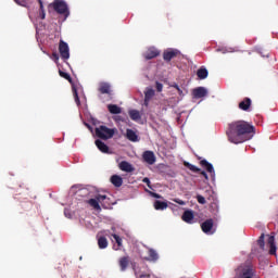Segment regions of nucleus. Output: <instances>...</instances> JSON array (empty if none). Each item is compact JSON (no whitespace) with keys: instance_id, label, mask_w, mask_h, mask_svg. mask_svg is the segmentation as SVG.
I'll return each instance as SVG.
<instances>
[{"instance_id":"f257e3e1","label":"nucleus","mask_w":278,"mask_h":278,"mask_svg":"<svg viewBox=\"0 0 278 278\" xmlns=\"http://www.w3.org/2000/svg\"><path fill=\"white\" fill-rule=\"evenodd\" d=\"M255 134V127L244 121L232 122L229 124L227 136L232 144H242L251 140Z\"/></svg>"},{"instance_id":"f03ea898","label":"nucleus","mask_w":278,"mask_h":278,"mask_svg":"<svg viewBox=\"0 0 278 278\" xmlns=\"http://www.w3.org/2000/svg\"><path fill=\"white\" fill-rule=\"evenodd\" d=\"M88 203L91 207H93V210H97L99 212L101 211V205L102 207H104V210H108L110 207V198H108V195L97 194L96 199H89Z\"/></svg>"},{"instance_id":"7ed1b4c3","label":"nucleus","mask_w":278,"mask_h":278,"mask_svg":"<svg viewBox=\"0 0 278 278\" xmlns=\"http://www.w3.org/2000/svg\"><path fill=\"white\" fill-rule=\"evenodd\" d=\"M50 8L56 12V14H61L62 16H65V18H68L71 12L68 11V4H66V1L64 0H54Z\"/></svg>"},{"instance_id":"20e7f679","label":"nucleus","mask_w":278,"mask_h":278,"mask_svg":"<svg viewBox=\"0 0 278 278\" xmlns=\"http://www.w3.org/2000/svg\"><path fill=\"white\" fill-rule=\"evenodd\" d=\"M114 134H116V128H108V126H99L96 128V136L100 138V140H110V138H114Z\"/></svg>"},{"instance_id":"39448f33","label":"nucleus","mask_w":278,"mask_h":278,"mask_svg":"<svg viewBox=\"0 0 278 278\" xmlns=\"http://www.w3.org/2000/svg\"><path fill=\"white\" fill-rule=\"evenodd\" d=\"M59 53L62 60H68V58H71V49L68 48V43L62 39L59 42Z\"/></svg>"},{"instance_id":"423d86ee","label":"nucleus","mask_w":278,"mask_h":278,"mask_svg":"<svg viewBox=\"0 0 278 278\" xmlns=\"http://www.w3.org/2000/svg\"><path fill=\"white\" fill-rule=\"evenodd\" d=\"M202 231L206 233V236H212L216 232L214 229V220L207 219L201 225Z\"/></svg>"},{"instance_id":"0eeeda50","label":"nucleus","mask_w":278,"mask_h":278,"mask_svg":"<svg viewBox=\"0 0 278 278\" xmlns=\"http://www.w3.org/2000/svg\"><path fill=\"white\" fill-rule=\"evenodd\" d=\"M208 91L205 87H197L192 90L193 99H205L207 97Z\"/></svg>"},{"instance_id":"6e6552de","label":"nucleus","mask_w":278,"mask_h":278,"mask_svg":"<svg viewBox=\"0 0 278 278\" xmlns=\"http://www.w3.org/2000/svg\"><path fill=\"white\" fill-rule=\"evenodd\" d=\"M157 55H160V50H157L154 47L149 48L144 53H143V58L146 60H153L154 58H157Z\"/></svg>"},{"instance_id":"1a4fd4ad","label":"nucleus","mask_w":278,"mask_h":278,"mask_svg":"<svg viewBox=\"0 0 278 278\" xmlns=\"http://www.w3.org/2000/svg\"><path fill=\"white\" fill-rule=\"evenodd\" d=\"M153 97H155V90H153L152 88H147L144 91V102H143V105H146V108H149V103L153 99Z\"/></svg>"},{"instance_id":"9d476101","label":"nucleus","mask_w":278,"mask_h":278,"mask_svg":"<svg viewBox=\"0 0 278 278\" xmlns=\"http://www.w3.org/2000/svg\"><path fill=\"white\" fill-rule=\"evenodd\" d=\"M142 157L143 162H146L147 164H155V154L153 153V151H144Z\"/></svg>"},{"instance_id":"9b49d317","label":"nucleus","mask_w":278,"mask_h":278,"mask_svg":"<svg viewBox=\"0 0 278 278\" xmlns=\"http://www.w3.org/2000/svg\"><path fill=\"white\" fill-rule=\"evenodd\" d=\"M175 59L178 68H181V66H184V64H186L188 62V58H186L184 54H181V52H179V50L175 51Z\"/></svg>"},{"instance_id":"f8f14e48","label":"nucleus","mask_w":278,"mask_h":278,"mask_svg":"<svg viewBox=\"0 0 278 278\" xmlns=\"http://www.w3.org/2000/svg\"><path fill=\"white\" fill-rule=\"evenodd\" d=\"M267 247H269L270 255H275L277 253V244H275V235L268 236Z\"/></svg>"},{"instance_id":"ddd939ff","label":"nucleus","mask_w":278,"mask_h":278,"mask_svg":"<svg viewBox=\"0 0 278 278\" xmlns=\"http://www.w3.org/2000/svg\"><path fill=\"white\" fill-rule=\"evenodd\" d=\"M201 164L207 170V173L211 174V177H213L214 179L216 177V172H214V165H212L206 160L201 161Z\"/></svg>"},{"instance_id":"4468645a","label":"nucleus","mask_w":278,"mask_h":278,"mask_svg":"<svg viewBox=\"0 0 278 278\" xmlns=\"http://www.w3.org/2000/svg\"><path fill=\"white\" fill-rule=\"evenodd\" d=\"M182 220L185 223H188L189 225H192V223H194V212L185 211V213L182 214Z\"/></svg>"},{"instance_id":"2eb2a0df","label":"nucleus","mask_w":278,"mask_h":278,"mask_svg":"<svg viewBox=\"0 0 278 278\" xmlns=\"http://www.w3.org/2000/svg\"><path fill=\"white\" fill-rule=\"evenodd\" d=\"M100 94H111L112 89L110 87V84L108 83H101L98 88Z\"/></svg>"},{"instance_id":"dca6fc26","label":"nucleus","mask_w":278,"mask_h":278,"mask_svg":"<svg viewBox=\"0 0 278 278\" xmlns=\"http://www.w3.org/2000/svg\"><path fill=\"white\" fill-rule=\"evenodd\" d=\"M96 147L101 151V153H110V147H108L105 142L101 141V139L96 140Z\"/></svg>"},{"instance_id":"f3484780","label":"nucleus","mask_w":278,"mask_h":278,"mask_svg":"<svg viewBox=\"0 0 278 278\" xmlns=\"http://www.w3.org/2000/svg\"><path fill=\"white\" fill-rule=\"evenodd\" d=\"M119 168L124 173H134V166L129 162H127V161H122L119 163Z\"/></svg>"},{"instance_id":"a211bd4d","label":"nucleus","mask_w":278,"mask_h":278,"mask_svg":"<svg viewBox=\"0 0 278 278\" xmlns=\"http://www.w3.org/2000/svg\"><path fill=\"white\" fill-rule=\"evenodd\" d=\"M159 258L157 252L153 249H149L148 257H146L147 262H157Z\"/></svg>"},{"instance_id":"6ab92c4d","label":"nucleus","mask_w":278,"mask_h":278,"mask_svg":"<svg viewBox=\"0 0 278 278\" xmlns=\"http://www.w3.org/2000/svg\"><path fill=\"white\" fill-rule=\"evenodd\" d=\"M176 88V94H179L178 101H181L187 94H188V89L186 87H179L175 86Z\"/></svg>"},{"instance_id":"aec40b11","label":"nucleus","mask_w":278,"mask_h":278,"mask_svg":"<svg viewBox=\"0 0 278 278\" xmlns=\"http://www.w3.org/2000/svg\"><path fill=\"white\" fill-rule=\"evenodd\" d=\"M126 138L127 140H130V142H138V135L132 129L126 130Z\"/></svg>"},{"instance_id":"412c9836","label":"nucleus","mask_w":278,"mask_h":278,"mask_svg":"<svg viewBox=\"0 0 278 278\" xmlns=\"http://www.w3.org/2000/svg\"><path fill=\"white\" fill-rule=\"evenodd\" d=\"M111 184H113L115 188H121V186H123V177L118 175H113L111 177Z\"/></svg>"},{"instance_id":"4be33fe9","label":"nucleus","mask_w":278,"mask_h":278,"mask_svg":"<svg viewBox=\"0 0 278 278\" xmlns=\"http://www.w3.org/2000/svg\"><path fill=\"white\" fill-rule=\"evenodd\" d=\"M127 266H129V256H124L119 258V268L124 273L127 270Z\"/></svg>"},{"instance_id":"5701e85b","label":"nucleus","mask_w":278,"mask_h":278,"mask_svg":"<svg viewBox=\"0 0 278 278\" xmlns=\"http://www.w3.org/2000/svg\"><path fill=\"white\" fill-rule=\"evenodd\" d=\"M108 110H109L110 114H121L123 112L121 106H118L116 104H109Z\"/></svg>"},{"instance_id":"b1692460","label":"nucleus","mask_w":278,"mask_h":278,"mask_svg":"<svg viewBox=\"0 0 278 278\" xmlns=\"http://www.w3.org/2000/svg\"><path fill=\"white\" fill-rule=\"evenodd\" d=\"M128 114L131 121H140V118H142V116L140 115V111L138 110H130Z\"/></svg>"},{"instance_id":"393cba45","label":"nucleus","mask_w":278,"mask_h":278,"mask_svg":"<svg viewBox=\"0 0 278 278\" xmlns=\"http://www.w3.org/2000/svg\"><path fill=\"white\" fill-rule=\"evenodd\" d=\"M240 110L247 111L251 108V99L245 98L243 101L239 103Z\"/></svg>"},{"instance_id":"a878e982","label":"nucleus","mask_w":278,"mask_h":278,"mask_svg":"<svg viewBox=\"0 0 278 278\" xmlns=\"http://www.w3.org/2000/svg\"><path fill=\"white\" fill-rule=\"evenodd\" d=\"M197 75L199 79H207V75H208L207 68L201 67L200 70H198Z\"/></svg>"},{"instance_id":"bb28decb","label":"nucleus","mask_w":278,"mask_h":278,"mask_svg":"<svg viewBox=\"0 0 278 278\" xmlns=\"http://www.w3.org/2000/svg\"><path fill=\"white\" fill-rule=\"evenodd\" d=\"M168 207V203L162 202L160 200L154 201V208L155 210H166Z\"/></svg>"},{"instance_id":"cd10ccee","label":"nucleus","mask_w":278,"mask_h":278,"mask_svg":"<svg viewBox=\"0 0 278 278\" xmlns=\"http://www.w3.org/2000/svg\"><path fill=\"white\" fill-rule=\"evenodd\" d=\"M98 247H99V249H108V238L100 237L98 239Z\"/></svg>"},{"instance_id":"c85d7f7f","label":"nucleus","mask_w":278,"mask_h":278,"mask_svg":"<svg viewBox=\"0 0 278 278\" xmlns=\"http://www.w3.org/2000/svg\"><path fill=\"white\" fill-rule=\"evenodd\" d=\"M72 91L76 105H81V101L79 100V93L77 92V88L75 86L72 87Z\"/></svg>"},{"instance_id":"c756f323","label":"nucleus","mask_w":278,"mask_h":278,"mask_svg":"<svg viewBox=\"0 0 278 278\" xmlns=\"http://www.w3.org/2000/svg\"><path fill=\"white\" fill-rule=\"evenodd\" d=\"M59 75L60 77H63V79H66L70 84H73V78L71 77V74L60 70Z\"/></svg>"},{"instance_id":"7c9ffc66","label":"nucleus","mask_w":278,"mask_h":278,"mask_svg":"<svg viewBox=\"0 0 278 278\" xmlns=\"http://www.w3.org/2000/svg\"><path fill=\"white\" fill-rule=\"evenodd\" d=\"M175 58V51L164 52L163 60L170 62Z\"/></svg>"},{"instance_id":"2f4dec72","label":"nucleus","mask_w":278,"mask_h":278,"mask_svg":"<svg viewBox=\"0 0 278 278\" xmlns=\"http://www.w3.org/2000/svg\"><path fill=\"white\" fill-rule=\"evenodd\" d=\"M38 1H39V5H40L39 16H40L41 21H45V18H46L45 5L42 4V0H38Z\"/></svg>"},{"instance_id":"473e14b6","label":"nucleus","mask_w":278,"mask_h":278,"mask_svg":"<svg viewBox=\"0 0 278 278\" xmlns=\"http://www.w3.org/2000/svg\"><path fill=\"white\" fill-rule=\"evenodd\" d=\"M185 166H187V168H189L190 170H192V173H199V167L190 164V163H185Z\"/></svg>"},{"instance_id":"72a5a7b5","label":"nucleus","mask_w":278,"mask_h":278,"mask_svg":"<svg viewBox=\"0 0 278 278\" xmlns=\"http://www.w3.org/2000/svg\"><path fill=\"white\" fill-rule=\"evenodd\" d=\"M113 238H114L117 247H123V239L118 235H113Z\"/></svg>"},{"instance_id":"f704fd0d","label":"nucleus","mask_w":278,"mask_h":278,"mask_svg":"<svg viewBox=\"0 0 278 278\" xmlns=\"http://www.w3.org/2000/svg\"><path fill=\"white\" fill-rule=\"evenodd\" d=\"M217 51H220L222 53H233V48H220V49H217Z\"/></svg>"},{"instance_id":"c9c22d12","label":"nucleus","mask_w":278,"mask_h":278,"mask_svg":"<svg viewBox=\"0 0 278 278\" xmlns=\"http://www.w3.org/2000/svg\"><path fill=\"white\" fill-rule=\"evenodd\" d=\"M257 243H258L260 248L264 250V247H265L264 235H261L260 239L257 240Z\"/></svg>"},{"instance_id":"e433bc0d","label":"nucleus","mask_w":278,"mask_h":278,"mask_svg":"<svg viewBox=\"0 0 278 278\" xmlns=\"http://www.w3.org/2000/svg\"><path fill=\"white\" fill-rule=\"evenodd\" d=\"M197 201L198 203H200L201 205H205V198L203 195H198L197 197Z\"/></svg>"},{"instance_id":"4c0bfd02","label":"nucleus","mask_w":278,"mask_h":278,"mask_svg":"<svg viewBox=\"0 0 278 278\" xmlns=\"http://www.w3.org/2000/svg\"><path fill=\"white\" fill-rule=\"evenodd\" d=\"M150 197H153L154 199H162V195H160V193H155L153 191H148Z\"/></svg>"},{"instance_id":"58836bf2","label":"nucleus","mask_w":278,"mask_h":278,"mask_svg":"<svg viewBox=\"0 0 278 278\" xmlns=\"http://www.w3.org/2000/svg\"><path fill=\"white\" fill-rule=\"evenodd\" d=\"M164 86L160 83V81H156V90L157 92H162Z\"/></svg>"},{"instance_id":"ea45409f","label":"nucleus","mask_w":278,"mask_h":278,"mask_svg":"<svg viewBox=\"0 0 278 278\" xmlns=\"http://www.w3.org/2000/svg\"><path fill=\"white\" fill-rule=\"evenodd\" d=\"M143 184H147L148 188H151V180L149 178H143L142 179Z\"/></svg>"},{"instance_id":"a19ab883","label":"nucleus","mask_w":278,"mask_h":278,"mask_svg":"<svg viewBox=\"0 0 278 278\" xmlns=\"http://www.w3.org/2000/svg\"><path fill=\"white\" fill-rule=\"evenodd\" d=\"M52 58L53 60H55L58 62V60H60V55L56 52L52 53Z\"/></svg>"},{"instance_id":"79ce46f5","label":"nucleus","mask_w":278,"mask_h":278,"mask_svg":"<svg viewBox=\"0 0 278 278\" xmlns=\"http://www.w3.org/2000/svg\"><path fill=\"white\" fill-rule=\"evenodd\" d=\"M175 203H178L179 205H186V202H184L181 200H175Z\"/></svg>"},{"instance_id":"37998d69","label":"nucleus","mask_w":278,"mask_h":278,"mask_svg":"<svg viewBox=\"0 0 278 278\" xmlns=\"http://www.w3.org/2000/svg\"><path fill=\"white\" fill-rule=\"evenodd\" d=\"M15 3H17V5H23V3L21 2V0H14Z\"/></svg>"},{"instance_id":"c03bdc74","label":"nucleus","mask_w":278,"mask_h":278,"mask_svg":"<svg viewBox=\"0 0 278 278\" xmlns=\"http://www.w3.org/2000/svg\"><path fill=\"white\" fill-rule=\"evenodd\" d=\"M201 175H203V177H205V179H207V173L202 172Z\"/></svg>"}]
</instances>
